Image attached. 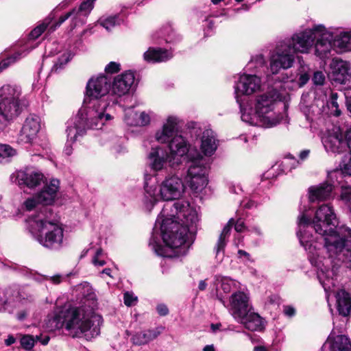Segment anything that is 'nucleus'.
<instances>
[{
    "instance_id": "obj_6",
    "label": "nucleus",
    "mask_w": 351,
    "mask_h": 351,
    "mask_svg": "<svg viewBox=\"0 0 351 351\" xmlns=\"http://www.w3.org/2000/svg\"><path fill=\"white\" fill-rule=\"evenodd\" d=\"M29 231L34 238L43 247L58 250L63 245L64 230L57 223L49 221L41 212L28 220Z\"/></svg>"
},
{
    "instance_id": "obj_21",
    "label": "nucleus",
    "mask_w": 351,
    "mask_h": 351,
    "mask_svg": "<svg viewBox=\"0 0 351 351\" xmlns=\"http://www.w3.org/2000/svg\"><path fill=\"white\" fill-rule=\"evenodd\" d=\"M167 151L160 146L151 148L148 154L149 165L152 169L158 171L165 167L167 162L169 164V156Z\"/></svg>"
},
{
    "instance_id": "obj_3",
    "label": "nucleus",
    "mask_w": 351,
    "mask_h": 351,
    "mask_svg": "<svg viewBox=\"0 0 351 351\" xmlns=\"http://www.w3.org/2000/svg\"><path fill=\"white\" fill-rule=\"evenodd\" d=\"M261 87V80L255 74L243 73L239 77L234 86V95L239 104L241 114V120L250 125L263 128H271L279 124L285 117L276 109L280 95L276 90H271L261 95L256 98L254 110L245 97L258 91Z\"/></svg>"
},
{
    "instance_id": "obj_4",
    "label": "nucleus",
    "mask_w": 351,
    "mask_h": 351,
    "mask_svg": "<svg viewBox=\"0 0 351 351\" xmlns=\"http://www.w3.org/2000/svg\"><path fill=\"white\" fill-rule=\"evenodd\" d=\"M81 288L85 289L86 294L77 304L60 311L55 316L54 322L57 328H64L73 338L90 339L99 335L102 317L95 312L97 302L90 285H80L78 289Z\"/></svg>"
},
{
    "instance_id": "obj_24",
    "label": "nucleus",
    "mask_w": 351,
    "mask_h": 351,
    "mask_svg": "<svg viewBox=\"0 0 351 351\" xmlns=\"http://www.w3.org/2000/svg\"><path fill=\"white\" fill-rule=\"evenodd\" d=\"M323 348H328L330 351H351V341L345 335H334L331 332Z\"/></svg>"
},
{
    "instance_id": "obj_47",
    "label": "nucleus",
    "mask_w": 351,
    "mask_h": 351,
    "mask_svg": "<svg viewBox=\"0 0 351 351\" xmlns=\"http://www.w3.org/2000/svg\"><path fill=\"white\" fill-rule=\"evenodd\" d=\"M309 75L306 73H304L300 75L298 80L293 78L289 80V78L287 77L286 82H295L298 87H302L307 83V82L309 80Z\"/></svg>"
},
{
    "instance_id": "obj_36",
    "label": "nucleus",
    "mask_w": 351,
    "mask_h": 351,
    "mask_svg": "<svg viewBox=\"0 0 351 351\" xmlns=\"http://www.w3.org/2000/svg\"><path fill=\"white\" fill-rule=\"evenodd\" d=\"M124 121L130 126H138V113L133 108L125 109Z\"/></svg>"
},
{
    "instance_id": "obj_5",
    "label": "nucleus",
    "mask_w": 351,
    "mask_h": 351,
    "mask_svg": "<svg viewBox=\"0 0 351 351\" xmlns=\"http://www.w3.org/2000/svg\"><path fill=\"white\" fill-rule=\"evenodd\" d=\"M109 88L110 82L104 75L92 77L87 84L86 98L82 108H86L87 118L94 120L96 125H104L112 119L106 112L110 105L108 102L109 96H107Z\"/></svg>"
},
{
    "instance_id": "obj_64",
    "label": "nucleus",
    "mask_w": 351,
    "mask_h": 351,
    "mask_svg": "<svg viewBox=\"0 0 351 351\" xmlns=\"http://www.w3.org/2000/svg\"><path fill=\"white\" fill-rule=\"evenodd\" d=\"M27 313L26 311H22L17 313L16 317L19 320L22 321L27 317Z\"/></svg>"
},
{
    "instance_id": "obj_13",
    "label": "nucleus",
    "mask_w": 351,
    "mask_h": 351,
    "mask_svg": "<svg viewBox=\"0 0 351 351\" xmlns=\"http://www.w3.org/2000/svg\"><path fill=\"white\" fill-rule=\"evenodd\" d=\"M314 31H315V55L320 59L328 58L334 47L332 42L333 32L328 30L322 25H314Z\"/></svg>"
},
{
    "instance_id": "obj_49",
    "label": "nucleus",
    "mask_w": 351,
    "mask_h": 351,
    "mask_svg": "<svg viewBox=\"0 0 351 351\" xmlns=\"http://www.w3.org/2000/svg\"><path fill=\"white\" fill-rule=\"evenodd\" d=\"M138 126L147 125L150 122V115L145 112H142L138 114Z\"/></svg>"
},
{
    "instance_id": "obj_15",
    "label": "nucleus",
    "mask_w": 351,
    "mask_h": 351,
    "mask_svg": "<svg viewBox=\"0 0 351 351\" xmlns=\"http://www.w3.org/2000/svg\"><path fill=\"white\" fill-rule=\"evenodd\" d=\"M227 308L236 321L243 317L250 310H252L248 295L242 291L232 294Z\"/></svg>"
},
{
    "instance_id": "obj_55",
    "label": "nucleus",
    "mask_w": 351,
    "mask_h": 351,
    "mask_svg": "<svg viewBox=\"0 0 351 351\" xmlns=\"http://www.w3.org/2000/svg\"><path fill=\"white\" fill-rule=\"evenodd\" d=\"M283 312L288 317H293L295 314V310L291 306H284Z\"/></svg>"
},
{
    "instance_id": "obj_7",
    "label": "nucleus",
    "mask_w": 351,
    "mask_h": 351,
    "mask_svg": "<svg viewBox=\"0 0 351 351\" xmlns=\"http://www.w3.org/2000/svg\"><path fill=\"white\" fill-rule=\"evenodd\" d=\"M151 179L150 176L146 177L144 185L145 198L149 201L146 203L148 208H152L160 199L164 201L177 199L185 192L186 186L182 179L176 174L166 176L158 187L149 184Z\"/></svg>"
},
{
    "instance_id": "obj_27",
    "label": "nucleus",
    "mask_w": 351,
    "mask_h": 351,
    "mask_svg": "<svg viewBox=\"0 0 351 351\" xmlns=\"http://www.w3.org/2000/svg\"><path fill=\"white\" fill-rule=\"evenodd\" d=\"M173 57V54L162 48L149 47L143 53V60L147 63L166 62Z\"/></svg>"
},
{
    "instance_id": "obj_32",
    "label": "nucleus",
    "mask_w": 351,
    "mask_h": 351,
    "mask_svg": "<svg viewBox=\"0 0 351 351\" xmlns=\"http://www.w3.org/2000/svg\"><path fill=\"white\" fill-rule=\"evenodd\" d=\"M160 333L158 330H148L135 334L132 341L135 345H143L156 339Z\"/></svg>"
},
{
    "instance_id": "obj_28",
    "label": "nucleus",
    "mask_w": 351,
    "mask_h": 351,
    "mask_svg": "<svg viewBox=\"0 0 351 351\" xmlns=\"http://www.w3.org/2000/svg\"><path fill=\"white\" fill-rule=\"evenodd\" d=\"M336 306L339 315L350 316L351 313V295L344 289H339L335 294Z\"/></svg>"
},
{
    "instance_id": "obj_38",
    "label": "nucleus",
    "mask_w": 351,
    "mask_h": 351,
    "mask_svg": "<svg viewBox=\"0 0 351 351\" xmlns=\"http://www.w3.org/2000/svg\"><path fill=\"white\" fill-rule=\"evenodd\" d=\"M74 14H75V11L71 10V11L66 13L65 14L61 16L59 18L58 21L56 23V24H54L50 27V31H51V32L55 31L57 27H60L64 21H66L71 16H73L72 21L74 23V26L73 27V28H74L78 23L77 20L74 19V18H75Z\"/></svg>"
},
{
    "instance_id": "obj_35",
    "label": "nucleus",
    "mask_w": 351,
    "mask_h": 351,
    "mask_svg": "<svg viewBox=\"0 0 351 351\" xmlns=\"http://www.w3.org/2000/svg\"><path fill=\"white\" fill-rule=\"evenodd\" d=\"M123 22V18L120 14L111 16L104 19H100L99 20L100 25L107 30L111 29L114 26L120 25Z\"/></svg>"
},
{
    "instance_id": "obj_45",
    "label": "nucleus",
    "mask_w": 351,
    "mask_h": 351,
    "mask_svg": "<svg viewBox=\"0 0 351 351\" xmlns=\"http://www.w3.org/2000/svg\"><path fill=\"white\" fill-rule=\"evenodd\" d=\"M40 204V201H38L36 195L32 196L31 197L27 198L23 203V207L27 211H31L38 204Z\"/></svg>"
},
{
    "instance_id": "obj_22",
    "label": "nucleus",
    "mask_w": 351,
    "mask_h": 351,
    "mask_svg": "<svg viewBox=\"0 0 351 351\" xmlns=\"http://www.w3.org/2000/svg\"><path fill=\"white\" fill-rule=\"evenodd\" d=\"M16 178L20 185L24 184L30 189L35 188L45 182L43 174L32 169L19 171Z\"/></svg>"
},
{
    "instance_id": "obj_17",
    "label": "nucleus",
    "mask_w": 351,
    "mask_h": 351,
    "mask_svg": "<svg viewBox=\"0 0 351 351\" xmlns=\"http://www.w3.org/2000/svg\"><path fill=\"white\" fill-rule=\"evenodd\" d=\"M322 143L327 152L339 154L346 148L343 134L338 128H334L331 131H328L322 138Z\"/></svg>"
},
{
    "instance_id": "obj_29",
    "label": "nucleus",
    "mask_w": 351,
    "mask_h": 351,
    "mask_svg": "<svg viewBox=\"0 0 351 351\" xmlns=\"http://www.w3.org/2000/svg\"><path fill=\"white\" fill-rule=\"evenodd\" d=\"M217 148L216 136L211 130H205L201 136L200 149L205 156H212Z\"/></svg>"
},
{
    "instance_id": "obj_44",
    "label": "nucleus",
    "mask_w": 351,
    "mask_h": 351,
    "mask_svg": "<svg viewBox=\"0 0 351 351\" xmlns=\"http://www.w3.org/2000/svg\"><path fill=\"white\" fill-rule=\"evenodd\" d=\"M49 22L43 23L35 27L29 34L30 39L35 40L38 38L46 29Z\"/></svg>"
},
{
    "instance_id": "obj_18",
    "label": "nucleus",
    "mask_w": 351,
    "mask_h": 351,
    "mask_svg": "<svg viewBox=\"0 0 351 351\" xmlns=\"http://www.w3.org/2000/svg\"><path fill=\"white\" fill-rule=\"evenodd\" d=\"M134 74L131 71L117 75L112 83V94L117 97H121L128 93L134 83Z\"/></svg>"
},
{
    "instance_id": "obj_10",
    "label": "nucleus",
    "mask_w": 351,
    "mask_h": 351,
    "mask_svg": "<svg viewBox=\"0 0 351 351\" xmlns=\"http://www.w3.org/2000/svg\"><path fill=\"white\" fill-rule=\"evenodd\" d=\"M86 108H81L78 113L67 122L66 129L69 143H74L79 136L85 134L87 129H101L104 125H96L94 120L87 118Z\"/></svg>"
},
{
    "instance_id": "obj_50",
    "label": "nucleus",
    "mask_w": 351,
    "mask_h": 351,
    "mask_svg": "<svg viewBox=\"0 0 351 351\" xmlns=\"http://www.w3.org/2000/svg\"><path fill=\"white\" fill-rule=\"evenodd\" d=\"M312 80L316 85H322L325 82V75L322 71H316L314 73Z\"/></svg>"
},
{
    "instance_id": "obj_48",
    "label": "nucleus",
    "mask_w": 351,
    "mask_h": 351,
    "mask_svg": "<svg viewBox=\"0 0 351 351\" xmlns=\"http://www.w3.org/2000/svg\"><path fill=\"white\" fill-rule=\"evenodd\" d=\"M124 304L128 306L134 305L137 302V297L135 296L132 293L125 292L124 293Z\"/></svg>"
},
{
    "instance_id": "obj_42",
    "label": "nucleus",
    "mask_w": 351,
    "mask_h": 351,
    "mask_svg": "<svg viewBox=\"0 0 351 351\" xmlns=\"http://www.w3.org/2000/svg\"><path fill=\"white\" fill-rule=\"evenodd\" d=\"M36 340L31 335H25L21 339V346L26 350H31L35 343Z\"/></svg>"
},
{
    "instance_id": "obj_8",
    "label": "nucleus",
    "mask_w": 351,
    "mask_h": 351,
    "mask_svg": "<svg viewBox=\"0 0 351 351\" xmlns=\"http://www.w3.org/2000/svg\"><path fill=\"white\" fill-rule=\"evenodd\" d=\"M189 163L186 180L190 188L195 192L201 191L208 184V163L197 151L189 155Z\"/></svg>"
},
{
    "instance_id": "obj_16",
    "label": "nucleus",
    "mask_w": 351,
    "mask_h": 351,
    "mask_svg": "<svg viewBox=\"0 0 351 351\" xmlns=\"http://www.w3.org/2000/svg\"><path fill=\"white\" fill-rule=\"evenodd\" d=\"M40 123L41 120L38 116L29 114L22 127L19 141L22 143H32L40 130Z\"/></svg>"
},
{
    "instance_id": "obj_33",
    "label": "nucleus",
    "mask_w": 351,
    "mask_h": 351,
    "mask_svg": "<svg viewBox=\"0 0 351 351\" xmlns=\"http://www.w3.org/2000/svg\"><path fill=\"white\" fill-rule=\"evenodd\" d=\"M31 49H21L8 58L3 59L0 62V72L12 65L21 58L25 57Z\"/></svg>"
},
{
    "instance_id": "obj_31",
    "label": "nucleus",
    "mask_w": 351,
    "mask_h": 351,
    "mask_svg": "<svg viewBox=\"0 0 351 351\" xmlns=\"http://www.w3.org/2000/svg\"><path fill=\"white\" fill-rule=\"evenodd\" d=\"M333 46L340 51H351V30L333 34Z\"/></svg>"
},
{
    "instance_id": "obj_9",
    "label": "nucleus",
    "mask_w": 351,
    "mask_h": 351,
    "mask_svg": "<svg viewBox=\"0 0 351 351\" xmlns=\"http://www.w3.org/2000/svg\"><path fill=\"white\" fill-rule=\"evenodd\" d=\"M21 89L16 85L5 84L0 88V110L12 119L21 112Z\"/></svg>"
},
{
    "instance_id": "obj_39",
    "label": "nucleus",
    "mask_w": 351,
    "mask_h": 351,
    "mask_svg": "<svg viewBox=\"0 0 351 351\" xmlns=\"http://www.w3.org/2000/svg\"><path fill=\"white\" fill-rule=\"evenodd\" d=\"M341 200L344 205L351 212V187L342 186L341 193Z\"/></svg>"
},
{
    "instance_id": "obj_34",
    "label": "nucleus",
    "mask_w": 351,
    "mask_h": 351,
    "mask_svg": "<svg viewBox=\"0 0 351 351\" xmlns=\"http://www.w3.org/2000/svg\"><path fill=\"white\" fill-rule=\"evenodd\" d=\"M95 0H82L77 9L74 8L75 20L80 19L81 16L87 17L94 8Z\"/></svg>"
},
{
    "instance_id": "obj_30",
    "label": "nucleus",
    "mask_w": 351,
    "mask_h": 351,
    "mask_svg": "<svg viewBox=\"0 0 351 351\" xmlns=\"http://www.w3.org/2000/svg\"><path fill=\"white\" fill-rule=\"evenodd\" d=\"M59 189V180L53 179L49 184H46L43 190L36 195V197L43 204H51Z\"/></svg>"
},
{
    "instance_id": "obj_2",
    "label": "nucleus",
    "mask_w": 351,
    "mask_h": 351,
    "mask_svg": "<svg viewBox=\"0 0 351 351\" xmlns=\"http://www.w3.org/2000/svg\"><path fill=\"white\" fill-rule=\"evenodd\" d=\"M165 207L161 216L165 217L160 224L162 238L166 246L159 244L152 235L149 245L156 254L165 257L185 254L192 244L196 232L198 216L197 211L186 201L175 202L171 207L170 214Z\"/></svg>"
},
{
    "instance_id": "obj_51",
    "label": "nucleus",
    "mask_w": 351,
    "mask_h": 351,
    "mask_svg": "<svg viewBox=\"0 0 351 351\" xmlns=\"http://www.w3.org/2000/svg\"><path fill=\"white\" fill-rule=\"evenodd\" d=\"M12 119L9 115H7L5 112L0 110V132L3 130L5 128L7 122Z\"/></svg>"
},
{
    "instance_id": "obj_25",
    "label": "nucleus",
    "mask_w": 351,
    "mask_h": 351,
    "mask_svg": "<svg viewBox=\"0 0 351 351\" xmlns=\"http://www.w3.org/2000/svg\"><path fill=\"white\" fill-rule=\"evenodd\" d=\"M333 185L331 183L324 182L318 186H311L308 189V199L310 202L323 201L332 196Z\"/></svg>"
},
{
    "instance_id": "obj_20",
    "label": "nucleus",
    "mask_w": 351,
    "mask_h": 351,
    "mask_svg": "<svg viewBox=\"0 0 351 351\" xmlns=\"http://www.w3.org/2000/svg\"><path fill=\"white\" fill-rule=\"evenodd\" d=\"M179 122L180 120L177 117H168L162 128L156 132V140L160 143H169L171 139L176 135Z\"/></svg>"
},
{
    "instance_id": "obj_53",
    "label": "nucleus",
    "mask_w": 351,
    "mask_h": 351,
    "mask_svg": "<svg viewBox=\"0 0 351 351\" xmlns=\"http://www.w3.org/2000/svg\"><path fill=\"white\" fill-rule=\"evenodd\" d=\"M156 311L160 316H165L169 313V309L164 304H158L156 307Z\"/></svg>"
},
{
    "instance_id": "obj_43",
    "label": "nucleus",
    "mask_w": 351,
    "mask_h": 351,
    "mask_svg": "<svg viewBox=\"0 0 351 351\" xmlns=\"http://www.w3.org/2000/svg\"><path fill=\"white\" fill-rule=\"evenodd\" d=\"M220 282V287L226 293H230L234 286V282L231 278L227 277H222Z\"/></svg>"
},
{
    "instance_id": "obj_60",
    "label": "nucleus",
    "mask_w": 351,
    "mask_h": 351,
    "mask_svg": "<svg viewBox=\"0 0 351 351\" xmlns=\"http://www.w3.org/2000/svg\"><path fill=\"white\" fill-rule=\"evenodd\" d=\"M279 301H280L279 297L278 295H270L268 298V302L270 304H278Z\"/></svg>"
},
{
    "instance_id": "obj_37",
    "label": "nucleus",
    "mask_w": 351,
    "mask_h": 351,
    "mask_svg": "<svg viewBox=\"0 0 351 351\" xmlns=\"http://www.w3.org/2000/svg\"><path fill=\"white\" fill-rule=\"evenodd\" d=\"M71 58L72 54L70 52L66 51L63 53L54 63V65L51 69V71L57 72L64 64H66Z\"/></svg>"
},
{
    "instance_id": "obj_40",
    "label": "nucleus",
    "mask_w": 351,
    "mask_h": 351,
    "mask_svg": "<svg viewBox=\"0 0 351 351\" xmlns=\"http://www.w3.org/2000/svg\"><path fill=\"white\" fill-rule=\"evenodd\" d=\"M16 154V151L8 145H0V162L8 158L12 157Z\"/></svg>"
},
{
    "instance_id": "obj_46",
    "label": "nucleus",
    "mask_w": 351,
    "mask_h": 351,
    "mask_svg": "<svg viewBox=\"0 0 351 351\" xmlns=\"http://www.w3.org/2000/svg\"><path fill=\"white\" fill-rule=\"evenodd\" d=\"M341 173L351 176V156L345 157L341 164Z\"/></svg>"
},
{
    "instance_id": "obj_41",
    "label": "nucleus",
    "mask_w": 351,
    "mask_h": 351,
    "mask_svg": "<svg viewBox=\"0 0 351 351\" xmlns=\"http://www.w3.org/2000/svg\"><path fill=\"white\" fill-rule=\"evenodd\" d=\"M337 98H338V94L337 93H332L329 99V101H328V108L334 110V114L335 116H339L341 114V111L339 109V105L337 103Z\"/></svg>"
},
{
    "instance_id": "obj_54",
    "label": "nucleus",
    "mask_w": 351,
    "mask_h": 351,
    "mask_svg": "<svg viewBox=\"0 0 351 351\" xmlns=\"http://www.w3.org/2000/svg\"><path fill=\"white\" fill-rule=\"evenodd\" d=\"M18 297L19 300L21 302L23 300H27L28 302H32L34 300V298L32 295L27 294L23 291L19 292Z\"/></svg>"
},
{
    "instance_id": "obj_19",
    "label": "nucleus",
    "mask_w": 351,
    "mask_h": 351,
    "mask_svg": "<svg viewBox=\"0 0 351 351\" xmlns=\"http://www.w3.org/2000/svg\"><path fill=\"white\" fill-rule=\"evenodd\" d=\"M330 76L332 80L345 84L351 80V69L347 62L341 60H333L330 64Z\"/></svg>"
},
{
    "instance_id": "obj_63",
    "label": "nucleus",
    "mask_w": 351,
    "mask_h": 351,
    "mask_svg": "<svg viewBox=\"0 0 351 351\" xmlns=\"http://www.w3.org/2000/svg\"><path fill=\"white\" fill-rule=\"evenodd\" d=\"M93 263L95 266H104L106 264V262L103 260H99V258H97V257H93Z\"/></svg>"
},
{
    "instance_id": "obj_11",
    "label": "nucleus",
    "mask_w": 351,
    "mask_h": 351,
    "mask_svg": "<svg viewBox=\"0 0 351 351\" xmlns=\"http://www.w3.org/2000/svg\"><path fill=\"white\" fill-rule=\"evenodd\" d=\"M295 62V53L290 44L281 42L270 56L269 69L273 74H277L281 69L291 68Z\"/></svg>"
},
{
    "instance_id": "obj_12",
    "label": "nucleus",
    "mask_w": 351,
    "mask_h": 351,
    "mask_svg": "<svg viewBox=\"0 0 351 351\" xmlns=\"http://www.w3.org/2000/svg\"><path fill=\"white\" fill-rule=\"evenodd\" d=\"M169 166L175 168L182 162V158L185 157L189 160V155L194 153L195 149H190L188 141L182 135H176L168 143Z\"/></svg>"
},
{
    "instance_id": "obj_58",
    "label": "nucleus",
    "mask_w": 351,
    "mask_h": 351,
    "mask_svg": "<svg viewBox=\"0 0 351 351\" xmlns=\"http://www.w3.org/2000/svg\"><path fill=\"white\" fill-rule=\"evenodd\" d=\"M347 145L351 152V128L347 131L346 134Z\"/></svg>"
},
{
    "instance_id": "obj_56",
    "label": "nucleus",
    "mask_w": 351,
    "mask_h": 351,
    "mask_svg": "<svg viewBox=\"0 0 351 351\" xmlns=\"http://www.w3.org/2000/svg\"><path fill=\"white\" fill-rule=\"evenodd\" d=\"M254 62H256L259 65H263L265 63L264 58L262 55L258 56L256 57L255 59L252 60L250 62L248 66H250Z\"/></svg>"
},
{
    "instance_id": "obj_52",
    "label": "nucleus",
    "mask_w": 351,
    "mask_h": 351,
    "mask_svg": "<svg viewBox=\"0 0 351 351\" xmlns=\"http://www.w3.org/2000/svg\"><path fill=\"white\" fill-rule=\"evenodd\" d=\"M119 70L120 64L114 62H110L105 68V71L109 73H114L118 72Z\"/></svg>"
},
{
    "instance_id": "obj_1",
    "label": "nucleus",
    "mask_w": 351,
    "mask_h": 351,
    "mask_svg": "<svg viewBox=\"0 0 351 351\" xmlns=\"http://www.w3.org/2000/svg\"><path fill=\"white\" fill-rule=\"evenodd\" d=\"M301 211L298 217L299 231L298 236L301 245L308 252L311 261V254H315L319 258L322 256V250L318 249L311 231L324 237V250L328 256L339 260L351 259V228L343 225L338 226V219L332 206L329 204L321 205L315 212L313 221L306 214ZM324 250V249L322 250Z\"/></svg>"
},
{
    "instance_id": "obj_59",
    "label": "nucleus",
    "mask_w": 351,
    "mask_h": 351,
    "mask_svg": "<svg viewBox=\"0 0 351 351\" xmlns=\"http://www.w3.org/2000/svg\"><path fill=\"white\" fill-rule=\"evenodd\" d=\"M73 143H69V141L68 140H66V145H65V147H64V153L69 156L71 153H72V145Z\"/></svg>"
},
{
    "instance_id": "obj_23",
    "label": "nucleus",
    "mask_w": 351,
    "mask_h": 351,
    "mask_svg": "<svg viewBox=\"0 0 351 351\" xmlns=\"http://www.w3.org/2000/svg\"><path fill=\"white\" fill-rule=\"evenodd\" d=\"M234 225V230L237 232H243L245 226L244 225V222L241 219H239L237 221L236 223H234V220L233 219H230L228 223L224 226L219 237L217 241L216 247H215V251L216 254L218 255L221 252H223L227 240L230 236V231L232 229V227Z\"/></svg>"
},
{
    "instance_id": "obj_61",
    "label": "nucleus",
    "mask_w": 351,
    "mask_h": 351,
    "mask_svg": "<svg viewBox=\"0 0 351 351\" xmlns=\"http://www.w3.org/2000/svg\"><path fill=\"white\" fill-rule=\"evenodd\" d=\"M49 280L53 284L58 285L61 282V276L60 275H56L51 276L49 278Z\"/></svg>"
},
{
    "instance_id": "obj_14",
    "label": "nucleus",
    "mask_w": 351,
    "mask_h": 351,
    "mask_svg": "<svg viewBox=\"0 0 351 351\" xmlns=\"http://www.w3.org/2000/svg\"><path fill=\"white\" fill-rule=\"evenodd\" d=\"M315 31L312 28L294 34L289 40H284L291 45L292 51L295 53H308L315 41Z\"/></svg>"
},
{
    "instance_id": "obj_62",
    "label": "nucleus",
    "mask_w": 351,
    "mask_h": 351,
    "mask_svg": "<svg viewBox=\"0 0 351 351\" xmlns=\"http://www.w3.org/2000/svg\"><path fill=\"white\" fill-rule=\"evenodd\" d=\"M309 153H310L309 149H305V150L302 151L299 155L300 160H304L306 158H307V157L309 155Z\"/></svg>"
},
{
    "instance_id": "obj_26",
    "label": "nucleus",
    "mask_w": 351,
    "mask_h": 351,
    "mask_svg": "<svg viewBox=\"0 0 351 351\" xmlns=\"http://www.w3.org/2000/svg\"><path fill=\"white\" fill-rule=\"evenodd\" d=\"M237 322L243 324L244 327L250 331H261L265 328L263 319L257 313L250 310L243 317L237 320Z\"/></svg>"
},
{
    "instance_id": "obj_57",
    "label": "nucleus",
    "mask_w": 351,
    "mask_h": 351,
    "mask_svg": "<svg viewBox=\"0 0 351 351\" xmlns=\"http://www.w3.org/2000/svg\"><path fill=\"white\" fill-rule=\"evenodd\" d=\"M36 340L39 341L43 346L47 345L50 339L49 337L47 335L45 336L44 337L36 335Z\"/></svg>"
}]
</instances>
